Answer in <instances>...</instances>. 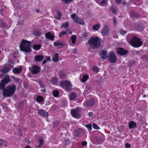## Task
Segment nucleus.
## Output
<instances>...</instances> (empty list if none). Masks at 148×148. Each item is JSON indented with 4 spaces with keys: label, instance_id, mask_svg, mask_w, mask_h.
I'll return each mask as SVG.
<instances>
[{
    "label": "nucleus",
    "instance_id": "obj_1",
    "mask_svg": "<svg viewBox=\"0 0 148 148\" xmlns=\"http://www.w3.org/2000/svg\"><path fill=\"white\" fill-rule=\"evenodd\" d=\"M10 79L9 76L6 75L4 79L1 81L0 83V89L3 90V95L4 97H9L12 96L14 93L16 89V87L14 84H12L8 87L4 88L6 84L9 82Z\"/></svg>",
    "mask_w": 148,
    "mask_h": 148
},
{
    "label": "nucleus",
    "instance_id": "obj_2",
    "mask_svg": "<svg viewBox=\"0 0 148 148\" xmlns=\"http://www.w3.org/2000/svg\"><path fill=\"white\" fill-rule=\"evenodd\" d=\"M31 42L30 41L23 40L20 45V50L26 53L31 51Z\"/></svg>",
    "mask_w": 148,
    "mask_h": 148
},
{
    "label": "nucleus",
    "instance_id": "obj_3",
    "mask_svg": "<svg viewBox=\"0 0 148 148\" xmlns=\"http://www.w3.org/2000/svg\"><path fill=\"white\" fill-rule=\"evenodd\" d=\"M89 46L92 49L98 48L100 45V41L97 37L90 38L88 41Z\"/></svg>",
    "mask_w": 148,
    "mask_h": 148
},
{
    "label": "nucleus",
    "instance_id": "obj_4",
    "mask_svg": "<svg viewBox=\"0 0 148 148\" xmlns=\"http://www.w3.org/2000/svg\"><path fill=\"white\" fill-rule=\"evenodd\" d=\"M130 43L133 47L137 48L141 46L143 42L140 39L136 37H134L132 39Z\"/></svg>",
    "mask_w": 148,
    "mask_h": 148
},
{
    "label": "nucleus",
    "instance_id": "obj_5",
    "mask_svg": "<svg viewBox=\"0 0 148 148\" xmlns=\"http://www.w3.org/2000/svg\"><path fill=\"white\" fill-rule=\"evenodd\" d=\"M60 84L66 91H69L72 86L70 82L68 81H63L60 82Z\"/></svg>",
    "mask_w": 148,
    "mask_h": 148
},
{
    "label": "nucleus",
    "instance_id": "obj_6",
    "mask_svg": "<svg viewBox=\"0 0 148 148\" xmlns=\"http://www.w3.org/2000/svg\"><path fill=\"white\" fill-rule=\"evenodd\" d=\"M71 17L73 19V21L74 22L80 24H84V21L80 18H79L75 13L72 14Z\"/></svg>",
    "mask_w": 148,
    "mask_h": 148
},
{
    "label": "nucleus",
    "instance_id": "obj_7",
    "mask_svg": "<svg viewBox=\"0 0 148 148\" xmlns=\"http://www.w3.org/2000/svg\"><path fill=\"white\" fill-rule=\"evenodd\" d=\"M108 59L110 62L114 63L117 60V58L114 53L112 52H110L108 56Z\"/></svg>",
    "mask_w": 148,
    "mask_h": 148
},
{
    "label": "nucleus",
    "instance_id": "obj_8",
    "mask_svg": "<svg viewBox=\"0 0 148 148\" xmlns=\"http://www.w3.org/2000/svg\"><path fill=\"white\" fill-rule=\"evenodd\" d=\"M71 113L72 116L75 118H79L80 117L79 114V110L78 108L73 109L71 111Z\"/></svg>",
    "mask_w": 148,
    "mask_h": 148
},
{
    "label": "nucleus",
    "instance_id": "obj_9",
    "mask_svg": "<svg viewBox=\"0 0 148 148\" xmlns=\"http://www.w3.org/2000/svg\"><path fill=\"white\" fill-rule=\"evenodd\" d=\"M75 136L76 137H80L83 136L85 134V131L82 128H79L75 131Z\"/></svg>",
    "mask_w": 148,
    "mask_h": 148
},
{
    "label": "nucleus",
    "instance_id": "obj_10",
    "mask_svg": "<svg viewBox=\"0 0 148 148\" xmlns=\"http://www.w3.org/2000/svg\"><path fill=\"white\" fill-rule=\"evenodd\" d=\"M38 112V114L44 118H47L49 116L48 113L44 110L39 109Z\"/></svg>",
    "mask_w": 148,
    "mask_h": 148
},
{
    "label": "nucleus",
    "instance_id": "obj_11",
    "mask_svg": "<svg viewBox=\"0 0 148 148\" xmlns=\"http://www.w3.org/2000/svg\"><path fill=\"white\" fill-rule=\"evenodd\" d=\"M110 29L108 25H105L101 31V33L103 36L108 35L109 33Z\"/></svg>",
    "mask_w": 148,
    "mask_h": 148
},
{
    "label": "nucleus",
    "instance_id": "obj_12",
    "mask_svg": "<svg viewBox=\"0 0 148 148\" xmlns=\"http://www.w3.org/2000/svg\"><path fill=\"white\" fill-rule=\"evenodd\" d=\"M40 68L37 66H33L31 69V71L32 73L33 74H36L40 71Z\"/></svg>",
    "mask_w": 148,
    "mask_h": 148
},
{
    "label": "nucleus",
    "instance_id": "obj_13",
    "mask_svg": "<svg viewBox=\"0 0 148 148\" xmlns=\"http://www.w3.org/2000/svg\"><path fill=\"white\" fill-rule=\"evenodd\" d=\"M117 53L121 55H125L126 54L128 51L127 50H125L122 48H119L117 49Z\"/></svg>",
    "mask_w": 148,
    "mask_h": 148
},
{
    "label": "nucleus",
    "instance_id": "obj_14",
    "mask_svg": "<svg viewBox=\"0 0 148 148\" xmlns=\"http://www.w3.org/2000/svg\"><path fill=\"white\" fill-rule=\"evenodd\" d=\"M45 36L47 38L49 39L51 41H54V36L52 35L50 32L46 33Z\"/></svg>",
    "mask_w": 148,
    "mask_h": 148
},
{
    "label": "nucleus",
    "instance_id": "obj_15",
    "mask_svg": "<svg viewBox=\"0 0 148 148\" xmlns=\"http://www.w3.org/2000/svg\"><path fill=\"white\" fill-rule=\"evenodd\" d=\"M67 31H64L61 32L59 35V36L60 37H61L62 36L65 35L66 34H67L68 35H69V34H71L72 33V32L71 31L70 29H67Z\"/></svg>",
    "mask_w": 148,
    "mask_h": 148
},
{
    "label": "nucleus",
    "instance_id": "obj_16",
    "mask_svg": "<svg viewBox=\"0 0 148 148\" xmlns=\"http://www.w3.org/2000/svg\"><path fill=\"white\" fill-rule=\"evenodd\" d=\"M54 45L55 46L59 47V48L63 47L65 45V43L62 42H60L58 41L54 42Z\"/></svg>",
    "mask_w": 148,
    "mask_h": 148
},
{
    "label": "nucleus",
    "instance_id": "obj_17",
    "mask_svg": "<svg viewBox=\"0 0 148 148\" xmlns=\"http://www.w3.org/2000/svg\"><path fill=\"white\" fill-rule=\"evenodd\" d=\"M107 51L104 50H102L100 52V55L102 58L105 60L107 56Z\"/></svg>",
    "mask_w": 148,
    "mask_h": 148
},
{
    "label": "nucleus",
    "instance_id": "obj_18",
    "mask_svg": "<svg viewBox=\"0 0 148 148\" xmlns=\"http://www.w3.org/2000/svg\"><path fill=\"white\" fill-rule=\"evenodd\" d=\"M95 102L92 99H90L87 100L86 102V105L88 107H89L92 106L94 105Z\"/></svg>",
    "mask_w": 148,
    "mask_h": 148
},
{
    "label": "nucleus",
    "instance_id": "obj_19",
    "mask_svg": "<svg viewBox=\"0 0 148 148\" xmlns=\"http://www.w3.org/2000/svg\"><path fill=\"white\" fill-rule=\"evenodd\" d=\"M22 71V67L20 66L18 68H14L12 72L14 74H18L20 73Z\"/></svg>",
    "mask_w": 148,
    "mask_h": 148
},
{
    "label": "nucleus",
    "instance_id": "obj_20",
    "mask_svg": "<svg viewBox=\"0 0 148 148\" xmlns=\"http://www.w3.org/2000/svg\"><path fill=\"white\" fill-rule=\"evenodd\" d=\"M44 58L42 55H38L35 57V60L36 62H40L42 61Z\"/></svg>",
    "mask_w": 148,
    "mask_h": 148
},
{
    "label": "nucleus",
    "instance_id": "obj_21",
    "mask_svg": "<svg viewBox=\"0 0 148 148\" xmlns=\"http://www.w3.org/2000/svg\"><path fill=\"white\" fill-rule=\"evenodd\" d=\"M10 70L9 67L5 66L0 71L3 73H6Z\"/></svg>",
    "mask_w": 148,
    "mask_h": 148
},
{
    "label": "nucleus",
    "instance_id": "obj_22",
    "mask_svg": "<svg viewBox=\"0 0 148 148\" xmlns=\"http://www.w3.org/2000/svg\"><path fill=\"white\" fill-rule=\"evenodd\" d=\"M76 96L77 94L75 93L74 92H71L69 96L70 99L71 100H74L75 99Z\"/></svg>",
    "mask_w": 148,
    "mask_h": 148
},
{
    "label": "nucleus",
    "instance_id": "obj_23",
    "mask_svg": "<svg viewBox=\"0 0 148 148\" xmlns=\"http://www.w3.org/2000/svg\"><path fill=\"white\" fill-rule=\"evenodd\" d=\"M131 16L134 17H138L140 16V15L136 12L134 11H132L130 14Z\"/></svg>",
    "mask_w": 148,
    "mask_h": 148
},
{
    "label": "nucleus",
    "instance_id": "obj_24",
    "mask_svg": "<svg viewBox=\"0 0 148 148\" xmlns=\"http://www.w3.org/2000/svg\"><path fill=\"white\" fill-rule=\"evenodd\" d=\"M136 126V123L134 122L131 121L129 124V127L131 129L135 127Z\"/></svg>",
    "mask_w": 148,
    "mask_h": 148
},
{
    "label": "nucleus",
    "instance_id": "obj_25",
    "mask_svg": "<svg viewBox=\"0 0 148 148\" xmlns=\"http://www.w3.org/2000/svg\"><path fill=\"white\" fill-rule=\"evenodd\" d=\"M53 60L55 62H57L58 61V53L55 54L53 58Z\"/></svg>",
    "mask_w": 148,
    "mask_h": 148
},
{
    "label": "nucleus",
    "instance_id": "obj_26",
    "mask_svg": "<svg viewBox=\"0 0 148 148\" xmlns=\"http://www.w3.org/2000/svg\"><path fill=\"white\" fill-rule=\"evenodd\" d=\"M40 142V144L38 146H37L35 148H41L43 146L44 144V141L42 139H40L39 140Z\"/></svg>",
    "mask_w": 148,
    "mask_h": 148
},
{
    "label": "nucleus",
    "instance_id": "obj_27",
    "mask_svg": "<svg viewBox=\"0 0 148 148\" xmlns=\"http://www.w3.org/2000/svg\"><path fill=\"white\" fill-rule=\"evenodd\" d=\"M60 77L61 78H64L66 77V75L62 71H60L59 72Z\"/></svg>",
    "mask_w": 148,
    "mask_h": 148
},
{
    "label": "nucleus",
    "instance_id": "obj_28",
    "mask_svg": "<svg viewBox=\"0 0 148 148\" xmlns=\"http://www.w3.org/2000/svg\"><path fill=\"white\" fill-rule=\"evenodd\" d=\"M41 47V45L39 44H35L33 45V49L36 50H39Z\"/></svg>",
    "mask_w": 148,
    "mask_h": 148
},
{
    "label": "nucleus",
    "instance_id": "obj_29",
    "mask_svg": "<svg viewBox=\"0 0 148 148\" xmlns=\"http://www.w3.org/2000/svg\"><path fill=\"white\" fill-rule=\"evenodd\" d=\"M76 39V37L74 35L71 36V40L73 44H75Z\"/></svg>",
    "mask_w": 148,
    "mask_h": 148
},
{
    "label": "nucleus",
    "instance_id": "obj_30",
    "mask_svg": "<svg viewBox=\"0 0 148 148\" xmlns=\"http://www.w3.org/2000/svg\"><path fill=\"white\" fill-rule=\"evenodd\" d=\"M136 27L138 28L139 30H143V27L142 25L140 23H136L135 24Z\"/></svg>",
    "mask_w": 148,
    "mask_h": 148
},
{
    "label": "nucleus",
    "instance_id": "obj_31",
    "mask_svg": "<svg viewBox=\"0 0 148 148\" xmlns=\"http://www.w3.org/2000/svg\"><path fill=\"white\" fill-rule=\"evenodd\" d=\"M100 26V24L98 23L93 27V29L95 30H97L99 29Z\"/></svg>",
    "mask_w": 148,
    "mask_h": 148
},
{
    "label": "nucleus",
    "instance_id": "obj_32",
    "mask_svg": "<svg viewBox=\"0 0 148 148\" xmlns=\"http://www.w3.org/2000/svg\"><path fill=\"white\" fill-rule=\"evenodd\" d=\"M69 27V23L68 22H66L62 24V26H61V28L64 27L67 28V29H70Z\"/></svg>",
    "mask_w": 148,
    "mask_h": 148
},
{
    "label": "nucleus",
    "instance_id": "obj_33",
    "mask_svg": "<svg viewBox=\"0 0 148 148\" xmlns=\"http://www.w3.org/2000/svg\"><path fill=\"white\" fill-rule=\"evenodd\" d=\"M88 76L87 75H84L83 77V78L82 79V82H85L88 78Z\"/></svg>",
    "mask_w": 148,
    "mask_h": 148
},
{
    "label": "nucleus",
    "instance_id": "obj_34",
    "mask_svg": "<svg viewBox=\"0 0 148 148\" xmlns=\"http://www.w3.org/2000/svg\"><path fill=\"white\" fill-rule=\"evenodd\" d=\"M36 101L37 102H41L43 100V98L42 97L39 96L36 97Z\"/></svg>",
    "mask_w": 148,
    "mask_h": 148
},
{
    "label": "nucleus",
    "instance_id": "obj_35",
    "mask_svg": "<svg viewBox=\"0 0 148 148\" xmlns=\"http://www.w3.org/2000/svg\"><path fill=\"white\" fill-rule=\"evenodd\" d=\"M51 81L53 84H56L58 82L57 79L56 78H52Z\"/></svg>",
    "mask_w": 148,
    "mask_h": 148
},
{
    "label": "nucleus",
    "instance_id": "obj_36",
    "mask_svg": "<svg viewBox=\"0 0 148 148\" xmlns=\"http://www.w3.org/2000/svg\"><path fill=\"white\" fill-rule=\"evenodd\" d=\"M6 26V24L2 20L0 21V27H1L3 28L5 27Z\"/></svg>",
    "mask_w": 148,
    "mask_h": 148
},
{
    "label": "nucleus",
    "instance_id": "obj_37",
    "mask_svg": "<svg viewBox=\"0 0 148 148\" xmlns=\"http://www.w3.org/2000/svg\"><path fill=\"white\" fill-rule=\"evenodd\" d=\"M142 58L143 60L146 61L148 60V56L146 55H143L142 56Z\"/></svg>",
    "mask_w": 148,
    "mask_h": 148
},
{
    "label": "nucleus",
    "instance_id": "obj_38",
    "mask_svg": "<svg viewBox=\"0 0 148 148\" xmlns=\"http://www.w3.org/2000/svg\"><path fill=\"white\" fill-rule=\"evenodd\" d=\"M53 94L54 97H58L59 95L58 91L57 90H54L53 92Z\"/></svg>",
    "mask_w": 148,
    "mask_h": 148
},
{
    "label": "nucleus",
    "instance_id": "obj_39",
    "mask_svg": "<svg viewBox=\"0 0 148 148\" xmlns=\"http://www.w3.org/2000/svg\"><path fill=\"white\" fill-rule=\"evenodd\" d=\"M57 17H56L55 18L57 19L60 20V18L62 16V14L59 11L57 12Z\"/></svg>",
    "mask_w": 148,
    "mask_h": 148
},
{
    "label": "nucleus",
    "instance_id": "obj_40",
    "mask_svg": "<svg viewBox=\"0 0 148 148\" xmlns=\"http://www.w3.org/2000/svg\"><path fill=\"white\" fill-rule=\"evenodd\" d=\"M92 69L94 72L96 73H98L99 71V68L97 67H93Z\"/></svg>",
    "mask_w": 148,
    "mask_h": 148
},
{
    "label": "nucleus",
    "instance_id": "obj_41",
    "mask_svg": "<svg viewBox=\"0 0 148 148\" xmlns=\"http://www.w3.org/2000/svg\"><path fill=\"white\" fill-rule=\"evenodd\" d=\"M96 140L98 143H101L103 141V139L101 138H98L96 139Z\"/></svg>",
    "mask_w": 148,
    "mask_h": 148
},
{
    "label": "nucleus",
    "instance_id": "obj_42",
    "mask_svg": "<svg viewBox=\"0 0 148 148\" xmlns=\"http://www.w3.org/2000/svg\"><path fill=\"white\" fill-rule=\"evenodd\" d=\"M110 10H112V12L114 14H116V9L112 6L110 7Z\"/></svg>",
    "mask_w": 148,
    "mask_h": 148
},
{
    "label": "nucleus",
    "instance_id": "obj_43",
    "mask_svg": "<svg viewBox=\"0 0 148 148\" xmlns=\"http://www.w3.org/2000/svg\"><path fill=\"white\" fill-rule=\"evenodd\" d=\"M70 140L68 139H66L64 142V143L65 145H69L70 143Z\"/></svg>",
    "mask_w": 148,
    "mask_h": 148
},
{
    "label": "nucleus",
    "instance_id": "obj_44",
    "mask_svg": "<svg viewBox=\"0 0 148 148\" xmlns=\"http://www.w3.org/2000/svg\"><path fill=\"white\" fill-rule=\"evenodd\" d=\"M73 0H61L62 1H64L65 3L68 4L71 3Z\"/></svg>",
    "mask_w": 148,
    "mask_h": 148
},
{
    "label": "nucleus",
    "instance_id": "obj_45",
    "mask_svg": "<svg viewBox=\"0 0 148 148\" xmlns=\"http://www.w3.org/2000/svg\"><path fill=\"white\" fill-rule=\"evenodd\" d=\"M5 143V141L0 139V146H2L3 144H4Z\"/></svg>",
    "mask_w": 148,
    "mask_h": 148
},
{
    "label": "nucleus",
    "instance_id": "obj_46",
    "mask_svg": "<svg viewBox=\"0 0 148 148\" xmlns=\"http://www.w3.org/2000/svg\"><path fill=\"white\" fill-rule=\"evenodd\" d=\"M106 2V0H103L102 1H100L99 5L101 6H103V5Z\"/></svg>",
    "mask_w": 148,
    "mask_h": 148
},
{
    "label": "nucleus",
    "instance_id": "obj_47",
    "mask_svg": "<svg viewBox=\"0 0 148 148\" xmlns=\"http://www.w3.org/2000/svg\"><path fill=\"white\" fill-rule=\"evenodd\" d=\"M93 127L95 129L97 130L99 129V127L94 123L93 124Z\"/></svg>",
    "mask_w": 148,
    "mask_h": 148
},
{
    "label": "nucleus",
    "instance_id": "obj_48",
    "mask_svg": "<svg viewBox=\"0 0 148 148\" xmlns=\"http://www.w3.org/2000/svg\"><path fill=\"white\" fill-rule=\"evenodd\" d=\"M85 126L88 129L91 130L92 128L91 124H88L85 125Z\"/></svg>",
    "mask_w": 148,
    "mask_h": 148
},
{
    "label": "nucleus",
    "instance_id": "obj_49",
    "mask_svg": "<svg viewBox=\"0 0 148 148\" xmlns=\"http://www.w3.org/2000/svg\"><path fill=\"white\" fill-rule=\"evenodd\" d=\"M125 146L126 148H130L131 147V145L128 143H126L125 144Z\"/></svg>",
    "mask_w": 148,
    "mask_h": 148
},
{
    "label": "nucleus",
    "instance_id": "obj_50",
    "mask_svg": "<svg viewBox=\"0 0 148 148\" xmlns=\"http://www.w3.org/2000/svg\"><path fill=\"white\" fill-rule=\"evenodd\" d=\"M62 103L63 104L62 106L63 107L65 106H66L67 104V103L64 100H63L62 101Z\"/></svg>",
    "mask_w": 148,
    "mask_h": 148
},
{
    "label": "nucleus",
    "instance_id": "obj_51",
    "mask_svg": "<svg viewBox=\"0 0 148 148\" xmlns=\"http://www.w3.org/2000/svg\"><path fill=\"white\" fill-rule=\"evenodd\" d=\"M39 84L41 87L43 88L45 87L44 85L42 84L41 81H39Z\"/></svg>",
    "mask_w": 148,
    "mask_h": 148
},
{
    "label": "nucleus",
    "instance_id": "obj_52",
    "mask_svg": "<svg viewBox=\"0 0 148 148\" xmlns=\"http://www.w3.org/2000/svg\"><path fill=\"white\" fill-rule=\"evenodd\" d=\"M120 33L122 35H123L125 34L126 33V31H124L123 30H121Z\"/></svg>",
    "mask_w": 148,
    "mask_h": 148
},
{
    "label": "nucleus",
    "instance_id": "obj_53",
    "mask_svg": "<svg viewBox=\"0 0 148 148\" xmlns=\"http://www.w3.org/2000/svg\"><path fill=\"white\" fill-rule=\"evenodd\" d=\"M87 143L86 141H84L82 142V145L83 146H86L87 145Z\"/></svg>",
    "mask_w": 148,
    "mask_h": 148
},
{
    "label": "nucleus",
    "instance_id": "obj_54",
    "mask_svg": "<svg viewBox=\"0 0 148 148\" xmlns=\"http://www.w3.org/2000/svg\"><path fill=\"white\" fill-rule=\"evenodd\" d=\"M23 102H21L19 103V105L20 108H21L23 106Z\"/></svg>",
    "mask_w": 148,
    "mask_h": 148
},
{
    "label": "nucleus",
    "instance_id": "obj_55",
    "mask_svg": "<svg viewBox=\"0 0 148 148\" xmlns=\"http://www.w3.org/2000/svg\"><path fill=\"white\" fill-rule=\"evenodd\" d=\"M18 23L19 25H22L23 24V21L22 20H20L19 22Z\"/></svg>",
    "mask_w": 148,
    "mask_h": 148
},
{
    "label": "nucleus",
    "instance_id": "obj_56",
    "mask_svg": "<svg viewBox=\"0 0 148 148\" xmlns=\"http://www.w3.org/2000/svg\"><path fill=\"white\" fill-rule=\"evenodd\" d=\"M93 113L92 112H90L88 113V115L89 116L91 117L93 116Z\"/></svg>",
    "mask_w": 148,
    "mask_h": 148
},
{
    "label": "nucleus",
    "instance_id": "obj_57",
    "mask_svg": "<svg viewBox=\"0 0 148 148\" xmlns=\"http://www.w3.org/2000/svg\"><path fill=\"white\" fill-rule=\"evenodd\" d=\"M116 3L117 4H120L121 3V0H115Z\"/></svg>",
    "mask_w": 148,
    "mask_h": 148
},
{
    "label": "nucleus",
    "instance_id": "obj_58",
    "mask_svg": "<svg viewBox=\"0 0 148 148\" xmlns=\"http://www.w3.org/2000/svg\"><path fill=\"white\" fill-rule=\"evenodd\" d=\"M73 53L74 54H76L77 53V51L76 49H75L73 51Z\"/></svg>",
    "mask_w": 148,
    "mask_h": 148
},
{
    "label": "nucleus",
    "instance_id": "obj_59",
    "mask_svg": "<svg viewBox=\"0 0 148 148\" xmlns=\"http://www.w3.org/2000/svg\"><path fill=\"white\" fill-rule=\"evenodd\" d=\"M14 79L17 81H18L19 80V78L18 77H13Z\"/></svg>",
    "mask_w": 148,
    "mask_h": 148
},
{
    "label": "nucleus",
    "instance_id": "obj_60",
    "mask_svg": "<svg viewBox=\"0 0 148 148\" xmlns=\"http://www.w3.org/2000/svg\"><path fill=\"white\" fill-rule=\"evenodd\" d=\"M113 21H114V24L116 23V20L115 18H113Z\"/></svg>",
    "mask_w": 148,
    "mask_h": 148
},
{
    "label": "nucleus",
    "instance_id": "obj_61",
    "mask_svg": "<svg viewBox=\"0 0 148 148\" xmlns=\"http://www.w3.org/2000/svg\"><path fill=\"white\" fill-rule=\"evenodd\" d=\"M47 62V60H45L42 62V64L43 65L45 64L46 62Z\"/></svg>",
    "mask_w": 148,
    "mask_h": 148
},
{
    "label": "nucleus",
    "instance_id": "obj_62",
    "mask_svg": "<svg viewBox=\"0 0 148 148\" xmlns=\"http://www.w3.org/2000/svg\"><path fill=\"white\" fill-rule=\"evenodd\" d=\"M97 82L99 84H100L102 83V82L99 81V80H97Z\"/></svg>",
    "mask_w": 148,
    "mask_h": 148
},
{
    "label": "nucleus",
    "instance_id": "obj_63",
    "mask_svg": "<svg viewBox=\"0 0 148 148\" xmlns=\"http://www.w3.org/2000/svg\"><path fill=\"white\" fill-rule=\"evenodd\" d=\"M47 60L48 61H49L50 60V57H47Z\"/></svg>",
    "mask_w": 148,
    "mask_h": 148
},
{
    "label": "nucleus",
    "instance_id": "obj_64",
    "mask_svg": "<svg viewBox=\"0 0 148 148\" xmlns=\"http://www.w3.org/2000/svg\"><path fill=\"white\" fill-rule=\"evenodd\" d=\"M25 148H31V147L29 146H26L25 147Z\"/></svg>",
    "mask_w": 148,
    "mask_h": 148
}]
</instances>
